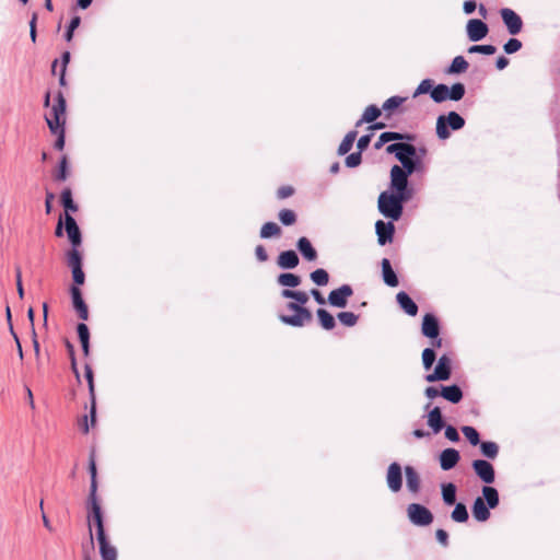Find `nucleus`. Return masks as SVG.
<instances>
[{
	"mask_svg": "<svg viewBox=\"0 0 560 560\" xmlns=\"http://www.w3.org/2000/svg\"><path fill=\"white\" fill-rule=\"evenodd\" d=\"M65 229L72 247L80 246L82 243L81 231L75 219L69 213H65Z\"/></svg>",
	"mask_w": 560,
	"mask_h": 560,
	"instance_id": "13",
	"label": "nucleus"
},
{
	"mask_svg": "<svg viewBox=\"0 0 560 560\" xmlns=\"http://www.w3.org/2000/svg\"><path fill=\"white\" fill-rule=\"evenodd\" d=\"M280 233H281V229L275 222H267L260 229V237L261 238H270L273 236H279Z\"/></svg>",
	"mask_w": 560,
	"mask_h": 560,
	"instance_id": "42",
	"label": "nucleus"
},
{
	"mask_svg": "<svg viewBox=\"0 0 560 560\" xmlns=\"http://www.w3.org/2000/svg\"><path fill=\"white\" fill-rule=\"evenodd\" d=\"M299 262L300 258L292 249L281 252L277 258V265L281 269H294L299 266Z\"/></svg>",
	"mask_w": 560,
	"mask_h": 560,
	"instance_id": "21",
	"label": "nucleus"
},
{
	"mask_svg": "<svg viewBox=\"0 0 560 560\" xmlns=\"http://www.w3.org/2000/svg\"><path fill=\"white\" fill-rule=\"evenodd\" d=\"M402 147L405 148L400 150V159H411L415 155H417V150L415 145L410 143H404Z\"/></svg>",
	"mask_w": 560,
	"mask_h": 560,
	"instance_id": "60",
	"label": "nucleus"
},
{
	"mask_svg": "<svg viewBox=\"0 0 560 560\" xmlns=\"http://www.w3.org/2000/svg\"><path fill=\"white\" fill-rule=\"evenodd\" d=\"M71 300H72V306L78 313L79 317L82 320H86L89 318V310L88 305L85 304L81 290L77 285H72L70 289Z\"/></svg>",
	"mask_w": 560,
	"mask_h": 560,
	"instance_id": "15",
	"label": "nucleus"
},
{
	"mask_svg": "<svg viewBox=\"0 0 560 560\" xmlns=\"http://www.w3.org/2000/svg\"><path fill=\"white\" fill-rule=\"evenodd\" d=\"M489 510L490 509L486 505V502L481 497L476 498L471 506V512L477 522L488 521L491 515Z\"/></svg>",
	"mask_w": 560,
	"mask_h": 560,
	"instance_id": "24",
	"label": "nucleus"
},
{
	"mask_svg": "<svg viewBox=\"0 0 560 560\" xmlns=\"http://www.w3.org/2000/svg\"><path fill=\"white\" fill-rule=\"evenodd\" d=\"M84 372H85V378L88 381L89 393H90V398H91V410H90L91 423H92V425H94L95 419H96V401H95L93 370L89 364H86L84 368Z\"/></svg>",
	"mask_w": 560,
	"mask_h": 560,
	"instance_id": "20",
	"label": "nucleus"
},
{
	"mask_svg": "<svg viewBox=\"0 0 560 560\" xmlns=\"http://www.w3.org/2000/svg\"><path fill=\"white\" fill-rule=\"evenodd\" d=\"M386 482L390 491L398 492L402 487L401 466L394 462L387 468Z\"/></svg>",
	"mask_w": 560,
	"mask_h": 560,
	"instance_id": "12",
	"label": "nucleus"
},
{
	"mask_svg": "<svg viewBox=\"0 0 560 560\" xmlns=\"http://www.w3.org/2000/svg\"><path fill=\"white\" fill-rule=\"evenodd\" d=\"M394 195L400 197V203L404 207V203L412 198L413 189L407 185L402 190L394 191Z\"/></svg>",
	"mask_w": 560,
	"mask_h": 560,
	"instance_id": "59",
	"label": "nucleus"
},
{
	"mask_svg": "<svg viewBox=\"0 0 560 560\" xmlns=\"http://www.w3.org/2000/svg\"><path fill=\"white\" fill-rule=\"evenodd\" d=\"M89 505H90V515L89 520L90 522L93 521L96 526V537L102 536L105 534L104 525H103V517H102V510L101 505L97 501V495L94 497L89 495Z\"/></svg>",
	"mask_w": 560,
	"mask_h": 560,
	"instance_id": "11",
	"label": "nucleus"
},
{
	"mask_svg": "<svg viewBox=\"0 0 560 560\" xmlns=\"http://www.w3.org/2000/svg\"><path fill=\"white\" fill-rule=\"evenodd\" d=\"M353 294V289L350 284H342L338 289L329 292L327 302L334 307H346L347 300Z\"/></svg>",
	"mask_w": 560,
	"mask_h": 560,
	"instance_id": "7",
	"label": "nucleus"
},
{
	"mask_svg": "<svg viewBox=\"0 0 560 560\" xmlns=\"http://www.w3.org/2000/svg\"><path fill=\"white\" fill-rule=\"evenodd\" d=\"M66 98L62 92L56 95V103L51 107L50 116H46V122L50 132H55L58 128H63L66 124Z\"/></svg>",
	"mask_w": 560,
	"mask_h": 560,
	"instance_id": "4",
	"label": "nucleus"
},
{
	"mask_svg": "<svg viewBox=\"0 0 560 560\" xmlns=\"http://www.w3.org/2000/svg\"><path fill=\"white\" fill-rule=\"evenodd\" d=\"M72 271V279L74 282V285L79 287L84 283L85 281V275L83 272L82 268L71 269Z\"/></svg>",
	"mask_w": 560,
	"mask_h": 560,
	"instance_id": "61",
	"label": "nucleus"
},
{
	"mask_svg": "<svg viewBox=\"0 0 560 560\" xmlns=\"http://www.w3.org/2000/svg\"><path fill=\"white\" fill-rule=\"evenodd\" d=\"M481 454L489 458L494 459L499 454V445L492 441H483L479 443Z\"/></svg>",
	"mask_w": 560,
	"mask_h": 560,
	"instance_id": "36",
	"label": "nucleus"
},
{
	"mask_svg": "<svg viewBox=\"0 0 560 560\" xmlns=\"http://www.w3.org/2000/svg\"><path fill=\"white\" fill-rule=\"evenodd\" d=\"M409 521L416 526H428L433 522V514L422 504L410 503L407 508Z\"/></svg>",
	"mask_w": 560,
	"mask_h": 560,
	"instance_id": "5",
	"label": "nucleus"
},
{
	"mask_svg": "<svg viewBox=\"0 0 560 560\" xmlns=\"http://www.w3.org/2000/svg\"><path fill=\"white\" fill-rule=\"evenodd\" d=\"M500 14L504 25L506 26L511 35H516L522 31L523 21L515 11L509 8H503L500 10Z\"/></svg>",
	"mask_w": 560,
	"mask_h": 560,
	"instance_id": "8",
	"label": "nucleus"
},
{
	"mask_svg": "<svg viewBox=\"0 0 560 560\" xmlns=\"http://www.w3.org/2000/svg\"><path fill=\"white\" fill-rule=\"evenodd\" d=\"M466 32L469 40L479 42L488 35L489 27L482 20L471 19L467 22Z\"/></svg>",
	"mask_w": 560,
	"mask_h": 560,
	"instance_id": "10",
	"label": "nucleus"
},
{
	"mask_svg": "<svg viewBox=\"0 0 560 560\" xmlns=\"http://www.w3.org/2000/svg\"><path fill=\"white\" fill-rule=\"evenodd\" d=\"M361 162L362 153H360L359 151L349 154L345 160L346 166L350 168L359 166Z\"/></svg>",
	"mask_w": 560,
	"mask_h": 560,
	"instance_id": "57",
	"label": "nucleus"
},
{
	"mask_svg": "<svg viewBox=\"0 0 560 560\" xmlns=\"http://www.w3.org/2000/svg\"><path fill=\"white\" fill-rule=\"evenodd\" d=\"M430 402L424 406V409L428 410V425L434 433H439L444 428L442 411L440 407H434L432 409H430Z\"/></svg>",
	"mask_w": 560,
	"mask_h": 560,
	"instance_id": "17",
	"label": "nucleus"
},
{
	"mask_svg": "<svg viewBox=\"0 0 560 560\" xmlns=\"http://www.w3.org/2000/svg\"><path fill=\"white\" fill-rule=\"evenodd\" d=\"M278 218L283 225H292L296 221V214L290 209L280 210Z\"/></svg>",
	"mask_w": 560,
	"mask_h": 560,
	"instance_id": "50",
	"label": "nucleus"
},
{
	"mask_svg": "<svg viewBox=\"0 0 560 560\" xmlns=\"http://www.w3.org/2000/svg\"><path fill=\"white\" fill-rule=\"evenodd\" d=\"M316 315H317V318H318V322H319L320 326L325 330H331V329L335 328V326H336L335 318H334V316L327 310L318 308L316 311Z\"/></svg>",
	"mask_w": 560,
	"mask_h": 560,
	"instance_id": "34",
	"label": "nucleus"
},
{
	"mask_svg": "<svg viewBox=\"0 0 560 560\" xmlns=\"http://www.w3.org/2000/svg\"><path fill=\"white\" fill-rule=\"evenodd\" d=\"M377 208L385 218H388L392 221H398L404 211V207L400 203V197L388 191L380 194Z\"/></svg>",
	"mask_w": 560,
	"mask_h": 560,
	"instance_id": "1",
	"label": "nucleus"
},
{
	"mask_svg": "<svg viewBox=\"0 0 560 560\" xmlns=\"http://www.w3.org/2000/svg\"><path fill=\"white\" fill-rule=\"evenodd\" d=\"M382 115V108L376 105H369L363 112L361 118L355 122L357 127H360L365 122H373Z\"/></svg>",
	"mask_w": 560,
	"mask_h": 560,
	"instance_id": "29",
	"label": "nucleus"
},
{
	"mask_svg": "<svg viewBox=\"0 0 560 560\" xmlns=\"http://www.w3.org/2000/svg\"><path fill=\"white\" fill-rule=\"evenodd\" d=\"M310 278L313 283L318 287H325L329 282V275L327 270L318 268L310 273Z\"/></svg>",
	"mask_w": 560,
	"mask_h": 560,
	"instance_id": "41",
	"label": "nucleus"
},
{
	"mask_svg": "<svg viewBox=\"0 0 560 560\" xmlns=\"http://www.w3.org/2000/svg\"><path fill=\"white\" fill-rule=\"evenodd\" d=\"M296 248L302 257L307 261H313L317 258L316 249L313 247L311 241L305 236H302L298 240Z\"/></svg>",
	"mask_w": 560,
	"mask_h": 560,
	"instance_id": "25",
	"label": "nucleus"
},
{
	"mask_svg": "<svg viewBox=\"0 0 560 560\" xmlns=\"http://www.w3.org/2000/svg\"><path fill=\"white\" fill-rule=\"evenodd\" d=\"M396 301L399 307L409 316H416L418 314V305L405 291H400L396 295Z\"/></svg>",
	"mask_w": 560,
	"mask_h": 560,
	"instance_id": "22",
	"label": "nucleus"
},
{
	"mask_svg": "<svg viewBox=\"0 0 560 560\" xmlns=\"http://www.w3.org/2000/svg\"><path fill=\"white\" fill-rule=\"evenodd\" d=\"M465 126V119L457 112H448L436 118L435 132L440 140L451 137V130H459Z\"/></svg>",
	"mask_w": 560,
	"mask_h": 560,
	"instance_id": "2",
	"label": "nucleus"
},
{
	"mask_svg": "<svg viewBox=\"0 0 560 560\" xmlns=\"http://www.w3.org/2000/svg\"><path fill=\"white\" fill-rule=\"evenodd\" d=\"M469 67V63L463 56H456L448 68L446 69L447 74H459L465 72Z\"/></svg>",
	"mask_w": 560,
	"mask_h": 560,
	"instance_id": "33",
	"label": "nucleus"
},
{
	"mask_svg": "<svg viewBox=\"0 0 560 560\" xmlns=\"http://www.w3.org/2000/svg\"><path fill=\"white\" fill-rule=\"evenodd\" d=\"M287 308L292 311L294 314L280 315V320L285 325L292 327H303L311 323L313 319L311 311L295 302L288 303Z\"/></svg>",
	"mask_w": 560,
	"mask_h": 560,
	"instance_id": "3",
	"label": "nucleus"
},
{
	"mask_svg": "<svg viewBox=\"0 0 560 560\" xmlns=\"http://www.w3.org/2000/svg\"><path fill=\"white\" fill-rule=\"evenodd\" d=\"M384 139H387L388 142L390 141H401V140H413V136L410 133H401L396 131H385Z\"/></svg>",
	"mask_w": 560,
	"mask_h": 560,
	"instance_id": "55",
	"label": "nucleus"
},
{
	"mask_svg": "<svg viewBox=\"0 0 560 560\" xmlns=\"http://www.w3.org/2000/svg\"><path fill=\"white\" fill-rule=\"evenodd\" d=\"M102 560H117V549L109 544L106 535L97 536Z\"/></svg>",
	"mask_w": 560,
	"mask_h": 560,
	"instance_id": "26",
	"label": "nucleus"
},
{
	"mask_svg": "<svg viewBox=\"0 0 560 560\" xmlns=\"http://www.w3.org/2000/svg\"><path fill=\"white\" fill-rule=\"evenodd\" d=\"M382 277L386 285L395 288L399 284L398 277L394 271L389 259L383 258L381 261Z\"/></svg>",
	"mask_w": 560,
	"mask_h": 560,
	"instance_id": "23",
	"label": "nucleus"
},
{
	"mask_svg": "<svg viewBox=\"0 0 560 560\" xmlns=\"http://www.w3.org/2000/svg\"><path fill=\"white\" fill-rule=\"evenodd\" d=\"M497 47L493 45H472L468 48L469 54H483L487 56L493 55Z\"/></svg>",
	"mask_w": 560,
	"mask_h": 560,
	"instance_id": "51",
	"label": "nucleus"
},
{
	"mask_svg": "<svg viewBox=\"0 0 560 560\" xmlns=\"http://www.w3.org/2000/svg\"><path fill=\"white\" fill-rule=\"evenodd\" d=\"M433 89V81L431 79H424L420 82L416 91L413 92V97H417L421 94L430 93Z\"/></svg>",
	"mask_w": 560,
	"mask_h": 560,
	"instance_id": "54",
	"label": "nucleus"
},
{
	"mask_svg": "<svg viewBox=\"0 0 560 560\" xmlns=\"http://www.w3.org/2000/svg\"><path fill=\"white\" fill-rule=\"evenodd\" d=\"M52 135H56L57 136V139L55 141V149L56 150H63L65 148V139H66V130H65V127L63 128H58L57 130H55V132H51Z\"/></svg>",
	"mask_w": 560,
	"mask_h": 560,
	"instance_id": "58",
	"label": "nucleus"
},
{
	"mask_svg": "<svg viewBox=\"0 0 560 560\" xmlns=\"http://www.w3.org/2000/svg\"><path fill=\"white\" fill-rule=\"evenodd\" d=\"M482 499L489 509L497 508L500 502L498 490L491 486L482 487Z\"/></svg>",
	"mask_w": 560,
	"mask_h": 560,
	"instance_id": "30",
	"label": "nucleus"
},
{
	"mask_svg": "<svg viewBox=\"0 0 560 560\" xmlns=\"http://www.w3.org/2000/svg\"><path fill=\"white\" fill-rule=\"evenodd\" d=\"M405 101V97L398 95L392 96L383 103L382 109L389 115L392 110L398 108Z\"/></svg>",
	"mask_w": 560,
	"mask_h": 560,
	"instance_id": "47",
	"label": "nucleus"
},
{
	"mask_svg": "<svg viewBox=\"0 0 560 560\" xmlns=\"http://www.w3.org/2000/svg\"><path fill=\"white\" fill-rule=\"evenodd\" d=\"M408 173L402 172V168L398 165H394L390 170V188L396 190H402L408 185Z\"/></svg>",
	"mask_w": 560,
	"mask_h": 560,
	"instance_id": "19",
	"label": "nucleus"
},
{
	"mask_svg": "<svg viewBox=\"0 0 560 560\" xmlns=\"http://www.w3.org/2000/svg\"><path fill=\"white\" fill-rule=\"evenodd\" d=\"M421 331L423 336L430 339H436V337H439L440 325L438 318L433 314L427 313L423 316Z\"/></svg>",
	"mask_w": 560,
	"mask_h": 560,
	"instance_id": "16",
	"label": "nucleus"
},
{
	"mask_svg": "<svg viewBox=\"0 0 560 560\" xmlns=\"http://www.w3.org/2000/svg\"><path fill=\"white\" fill-rule=\"evenodd\" d=\"M375 231L377 235V242L380 245L384 246L387 243H390L395 233V225L393 221L384 222L378 220L375 223Z\"/></svg>",
	"mask_w": 560,
	"mask_h": 560,
	"instance_id": "14",
	"label": "nucleus"
},
{
	"mask_svg": "<svg viewBox=\"0 0 560 560\" xmlns=\"http://www.w3.org/2000/svg\"><path fill=\"white\" fill-rule=\"evenodd\" d=\"M301 282V277L291 272L280 273L277 278V283L284 288H296Z\"/></svg>",
	"mask_w": 560,
	"mask_h": 560,
	"instance_id": "31",
	"label": "nucleus"
},
{
	"mask_svg": "<svg viewBox=\"0 0 560 560\" xmlns=\"http://www.w3.org/2000/svg\"><path fill=\"white\" fill-rule=\"evenodd\" d=\"M456 486L453 482L442 485V499L446 505L456 503Z\"/></svg>",
	"mask_w": 560,
	"mask_h": 560,
	"instance_id": "35",
	"label": "nucleus"
},
{
	"mask_svg": "<svg viewBox=\"0 0 560 560\" xmlns=\"http://www.w3.org/2000/svg\"><path fill=\"white\" fill-rule=\"evenodd\" d=\"M448 100L458 102L460 101L466 92L465 85L460 82L454 83L451 88L447 86Z\"/></svg>",
	"mask_w": 560,
	"mask_h": 560,
	"instance_id": "44",
	"label": "nucleus"
},
{
	"mask_svg": "<svg viewBox=\"0 0 560 560\" xmlns=\"http://www.w3.org/2000/svg\"><path fill=\"white\" fill-rule=\"evenodd\" d=\"M357 136L358 132L355 130H351L345 136L343 140L341 141L338 148L339 155H345L352 149Z\"/></svg>",
	"mask_w": 560,
	"mask_h": 560,
	"instance_id": "37",
	"label": "nucleus"
},
{
	"mask_svg": "<svg viewBox=\"0 0 560 560\" xmlns=\"http://www.w3.org/2000/svg\"><path fill=\"white\" fill-rule=\"evenodd\" d=\"M462 432L471 445L476 446L481 442L479 433L474 427L464 425Z\"/></svg>",
	"mask_w": 560,
	"mask_h": 560,
	"instance_id": "48",
	"label": "nucleus"
},
{
	"mask_svg": "<svg viewBox=\"0 0 560 560\" xmlns=\"http://www.w3.org/2000/svg\"><path fill=\"white\" fill-rule=\"evenodd\" d=\"M447 93V85L439 83L435 86L433 85L430 96L435 103H443L450 97Z\"/></svg>",
	"mask_w": 560,
	"mask_h": 560,
	"instance_id": "38",
	"label": "nucleus"
},
{
	"mask_svg": "<svg viewBox=\"0 0 560 560\" xmlns=\"http://www.w3.org/2000/svg\"><path fill=\"white\" fill-rule=\"evenodd\" d=\"M445 438L450 440L451 442H458L459 441V434L453 425H446L445 427Z\"/></svg>",
	"mask_w": 560,
	"mask_h": 560,
	"instance_id": "64",
	"label": "nucleus"
},
{
	"mask_svg": "<svg viewBox=\"0 0 560 560\" xmlns=\"http://www.w3.org/2000/svg\"><path fill=\"white\" fill-rule=\"evenodd\" d=\"M89 470H90V475H91V485H90L89 495L94 497L97 491V482H96V464H95L93 454L90 456Z\"/></svg>",
	"mask_w": 560,
	"mask_h": 560,
	"instance_id": "46",
	"label": "nucleus"
},
{
	"mask_svg": "<svg viewBox=\"0 0 560 560\" xmlns=\"http://www.w3.org/2000/svg\"><path fill=\"white\" fill-rule=\"evenodd\" d=\"M436 359L433 348H425L422 352V364L425 370H430Z\"/></svg>",
	"mask_w": 560,
	"mask_h": 560,
	"instance_id": "52",
	"label": "nucleus"
},
{
	"mask_svg": "<svg viewBox=\"0 0 560 560\" xmlns=\"http://www.w3.org/2000/svg\"><path fill=\"white\" fill-rule=\"evenodd\" d=\"M452 374V361L446 355L443 354L439 358L438 364L431 374L425 375V381L429 383H433L436 381H447Z\"/></svg>",
	"mask_w": 560,
	"mask_h": 560,
	"instance_id": "6",
	"label": "nucleus"
},
{
	"mask_svg": "<svg viewBox=\"0 0 560 560\" xmlns=\"http://www.w3.org/2000/svg\"><path fill=\"white\" fill-rule=\"evenodd\" d=\"M399 162L402 165V172L408 173L409 176L418 170L421 163L420 158L417 155L411 159H400Z\"/></svg>",
	"mask_w": 560,
	"mask_h": 560,
	"instance_id": "43",
	"label": "nucleus"
},
{
	"mask_svg": "<svg viewBox=\"0 0 560 560\" xmlns=\"http://www.w3.org/2000/svg\"><path fill=\"white\" fill-rule=\"evenodd\" d=\"M372 139V133L363 135L359 138L357 148L360 153H362L370 144Z\"/></svg>",
	"mask_w": 560,
	"mask_h": 560,
	"instance_id": "62",
	"label": "nucleus"
},
{
	"mask_svg": "<svg viewBox=\"0 0 560 560\" xmlns=\"http://www.w3.org/2000/svg\"><path fill=\"white\" fill-rule=\"evenodd\" d=\"M337 318L342 325L353 327L358 323L359 316L352 312H340L338 313Z\"/></svg>",
	"mask_w": 560,
	"mask_h": 560,
	"instance_id": "49",
	"label": "nucleus"
},
{
	"mask_svg": "<svg viewBox=\"0 0 560 560\" xmlns=\"http://www.w3.org/2000/svg\"><path fill=\"white\" fill-rule=\"evenodd\" d=\"M402 144V142L390 143L386 147V152L389 154H395L396 159L399 161L401 158L400 150L404 148Z\"/></svg>",
	"mask_w": 560,
	"mask_h": 560,
	"instance_id": "63",
	"label": "nucleus"
},
{
	"mask_svg": "<svg viewBox=\"0 0 560 560\" xmlns=\"http://www.w3.org/2000/svg\"><path fill=\"white\" fill-rule=\"evenodd\" d=\"M522 48V42L517 38H510L504 45L503 49L505 54L512 55Z\"/></svg>",
	"mask_w": 560,
	"mask_h": 560,
	"instance_id": "56",
	"label": "nucleus"
},
{
	"mask_svg": "<svg viewBox=\"0 0 560 560\" xmlns=\"http://www.w3.org/2000/svg\"><path fill=\"white\" fill-rule=\"evenodd\" d=\"M451 517L454 522L457 523L466 522L469 517L466 505L462 502L455 503V508L451 513Z\"/></svg>",
	"mask_w": 560,
	"mask_h": 560,
	"instance_id": "40",
	"label": "nucleus"
},
{
	"mask_svg": "<svg viewBox=\"0 0 560 560\" xmlns=\"http://www.w3.org/2000/svg\"><path fill=\"white\" fill-rule=\"evenodd\" d=\"M441 396L452 404H457L463 399V390L456 384L441 386Z\"/></svg>",
	"mask_w": 560,
	"mask_h": 560,
	"instance_id": "28",
	"label": "nucleus"
},
{
	"mask_svg": "<svg viewBox=\"0 0 560 560\" xmlns=\"http://www.w3.org/2000/svg\"><path fill=\"white\" fill-rule=\"evenodd\" d=\"M78 337L80 339L82 351L84 355H89L90 352V331L89 327L84 323H80L77 326Z\"/></svg>",
	"mask_w": 560,
	"mask_h": 560,
	"instance_id": "32",
	"label": "nucleus"
},
{
	"mask_svg": "<svg viewBox=\"0 0 560 560\" xmlns=\"http://www.w3.org/2000/svg\"><path fill=\"white\" fill-rule=\"evenodd\" d=\"M68 178V161L67 156L63 155L59 162L58 171L55 175V179L58 182H65Z\"/></svg>",
	"mask_w": 560,
	"mask_h": 560,
	"instance_id": "53",
	"label": "nucleus"
},
{
	"mask_svg": "<svg viewBox=\"0 0 560 560\" xmlns=\"http://www.w3.org/2000/svg\"><path fill=\"white\" fill-rule=\"evenodd\" d=\"M67 262L71 269L82 268V255L77 247L68 252Z\"/></svg>",
	"mask_w": 560,
	"mask_h": 560,
	"instance_id": "45",
	"label": "nucleus"
},
{
	"mask_svg": "<svg viewBox=\"0 0 560 560\" xmlns=\"http://www.w3.org/2000/svg\"><path fill=\"white\" fill-rule=\"evenodd\" d=\"M459 452L455 448H445L440 454V466L443 470L453 469L459 462Z\"/></svg>",
	"mask_w": 560,
	"mask_h": 560,
	"instance_id": "18",
	"label": "nucleus"
},
{
	"mask_svg": "<svg viewBox=\"0 0 560 560\" xmlns=\"http://www.w3.org/2000/svg\"><path fill=\"white\" fill-rule=\"evenodd\" d=\"M61 203L66 210V213L77 212L78 205L73 201L72 191L70 188H65L61 192Z\"/></svg>",
	"mask_w": 560,
	"mask_h": 560,
	"instance_id": "39",
	"label": "nucleus"
},
{
	"mask_svg": "<svg viewBox=\"0 0 560 560\" xmlns=\"http://www.w3.org/2000/svg\"><path fill=\"white\" fill-rule=\"evenodd\" d=\"M475 474L487 485H490L495 479L493 466L485 459H475L471 464Z\"/></svg>",
	"mask_w": 560,
	"mask_h": 560,
	"instance_id": "9",
	"label": "nucleus"
},
{
	"mask_svg": "<svg viewBox=\"0 0 560 560\" xmlns=\"http://www.w3.org/2000/svg\"><path fill=\"white\" fill-rule=\"evenodd\" d=\"M406 486L411 493H418L420 491L421 481L419 474L412 466L405 467Z\"/></svg>",
	"mask_w": 560,
	"mask_h": 560,
	"instance_id": "27",
	"label": "nucleus"
}]
</instances>
